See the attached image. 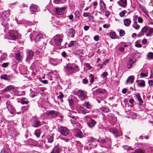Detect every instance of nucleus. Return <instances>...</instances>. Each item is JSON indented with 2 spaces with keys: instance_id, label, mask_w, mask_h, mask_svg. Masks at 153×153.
<instances>
[{
  "instance_id": "obj_1",
  "label": "nucleus",
  "mask_w": 153,
  "mask_h": 153,
  "mask_svg": "<svg viewBox=\"0 0 153 153\" xmlns=\"http://www.w3.org/2000/svg\"><path fill=\"white\" fill-rule=\"evenodd\" d=\"M64 68L67 71V72L68 74L75 73L79 71L78 66L74 65H67L64 67Z\"/></svg>"
},
{
  "instance_id": "obj_2",
  "label": "nucleus",
  "mask_w": 153,
  "mask_h": 153,
  "mask_svg": "<svg viewBox=\"0 0 153 153\" xmlns=\"http://www.w3.org/2000/svg\"><path fill=\"white\" fill-rule=\"evenodd\" d=\"M58 129L59 133L63 136H66L68 135V137L71 136L69 130L67 128L60 126L59 127Z\"/></svg>"
},
{
  "instance_id": "obj_3",
  "label": "nucleus",
  "mask_w": 153,
  "mask_h": 153,
  "mask_svg": "<svg viewBox=\"0 0 153 153\" xmlns=\"http://www.w3.org/2000/svg\"><path fill=\"white\" fill-rule=\"evenodd\" d=\"M76 95L78 97L80 100H84L88 98L86 94V92L82 90H79L76 93Z\"/></svg>"
},
{
  "instance_id": "obj_4",
  "label": "nucleus",
  "mask_w": 153,
  "mask_h": 153,
  "mask_svg": "<svg viewBox=\"0 0 153 153\" xmlns=\"http://www.w3.org/2000/svg\"><path fill=\"white\" fill-rule=\"evenodd\" d=\"M59 114V112L55 110H48L46 112L47 116L51 119L55 118L58 116Z\"/></svg>"
},
{
  "instance_id": "obj_5",
  "label": "nucleus",
  "mask_w": 153,
  "mask_h": 153,
  "mask_svg": "<svg viewBox=\"0 0 153 153\" xmlns=\"http://www.w3.org/2000/svg\"><path fill=\"white\" fill-rule=\"evenodd\" d=\"M31 123L32 126L35 128H37L42 125V123L36 117H33L31 119Z\"/></svg>"
},
{
  "instance_id": "obj_6",
  "label": "nucleus",
  "mask_w": 153,
  "mask_h": 153,
  "mask_svg": "<svg viewBox=\"0 0 153 153\" xmlns=\"http://www.w3.org/2000/svg\"><path fill=\"white\" fill-rule=\"evenodd\" d=\"M109 131L113 134L115 138H117L122 135V133L114 127L110 128L109 129Z\"/></svg>"
},
{
  "instance_id": "obj_7",
  "label": "nucleus",
  "mask_w": 153,
  "mask_h": 153,
  "mask_svg": "<svg viewBox=\"0 0 153 153\" xmlns=\"http://www.w3.org/2000/svg\"><path fill=\"white\" fill-rule=\"evenodd\" d=\"M35 41L36 42H39L40 41L43 43L45 44V41L46 39L43 38V36L41 33H39L37 34L34 39Z\"/></svg>"
},
{
  "instance_id": "obj_8",
  "label": "nucleus",
  "mask_w": 153,
  "mask_h": 153,
  "mask_svg": "<svg viewBox=\"0 0 153 153\" xmlns=\"http://www.w3.org/2000/svg\"><path fill=\"white\" fill-rule=\"evenodd\" d=\"M66 8L65 7H56L54 9V12L57 15H63L65 13Z\"/></svg>"
},
{
  "instance_id": "obj_9",
  "label": "nucleus",
  "mask_w": 153,
  "mask_h": 153,
  "mask_svg": "<svg viewBox=\"0 0 153 153\" xmlns=\"http://www.w3.org/2000/svg\"><path fill=\"white\" fill-rule=\"evenodd\" d=\"M105 89L99 88L94 91L93 94L95 95L104 94L105 93Z\"/></svg>"
},
{
  "instance_id": "obj_10",
  "label": "nucleus",
  "mask_w": 153,
  "mask_h": 153,
  "mask_svg": "<svg viewBox=\"0 0 153 153\" xmlns=\"http://www.w3.org/2000/svg\"><path fill=\"white\" fill-rule=\"evenodd\" d=\"M135 61H134L132 59L130 58L127 61L126 63L128 69H130L134 67L135 65Z\"/></svg>"
},
{
  "instance_id": "obj_11",
  "label": "nucleus",
  "mask_w": 153,
  "mask_h": 153,
  "mask_svg": "<svg viewBox=\"0 0 153 153\" xmlns=\"http://www.w3.org/2000/svg\"><path fill=\"white\" fill-rule=\"evenodd\" d=\"M6 107L10 113L12 114H13L15 112L14 108L11 105L10 102L9 101H7L6 103Z\"/></svg>"
},
{
  "instance_id": "obj_12",
  "label": "nucleus",
  "mask_w": 153,
  "mask_h": 153,
  "mask_svg": "<svg viewBox=\"0 0 153 153\" xmlns=\"http://www.w3.org/2000/svg\"><path fill=\"white\" fill-rule=\"evenodd\" d=\"M30 10L33 14L36 12H38L39 10V8L38 7L37 5L33 4H32L30 7Z\"/></svg>"
},
{
  "instance_id": "obj_13",
  "label": "nucleus",
  "mask_w": 153,
  "mask_h": 153,
  "mask_svg": "<svg viewBox=\"0 0 153 153\" xmlns=\"http://www.w3.org/2000/svg\"><path fill=\"white\" fill-rule=\"evenodd\" d=\"M149 27L145 26L143 27L141 31L137 35V36L140 37L144 35V33L146 32L148 30Z\"/></svg>"
},
{
  "instance_id": "obj_14",
  "label": "nucleus",
  "mask_w": 153,
  "mask_h": 153,
  "mask_svg": "<svg viewBox=\"0 0 153 153\" xmlns=\"http://www.w3.org/2000/svg\"><path fill=\"white\" fill-rule=\"evenodd\" d=\"M55 44L56 45L59 46L61 44V42L62 41V39L60 36L56 35L54 37Z\"/></svg>"
},
{
  "instance_id": "obj_15",
  "label": "nucleus",
  "mask_w": 153,
  "mask_h": 153,
  "mask_svg": "<svg viewBox=\"0 0 153 153\" xmlns=\"http://www.w3.org/2000/svg\"><path fill=\"white\" fill-rule=\"evenodd\" d=\"M66 33L68 36L71 35V37L73 38L74 37L75 30L73 28H70L68 30Z\"/></svg>"
},
{
  "instance_id": "obj_16",
  "label": "nucleus",
  "mask_w": 153,
  "mask_h": 153,
  "mask_svg": "<svg viewBox=\"0 0 153 153\" xmlns=\"http://www.w3.org/2000/svg\"><path fill=\"white\" fill-rule=\"evenodd\" d=\"M74 135L78 137L82 138L83 137L82 133L79 129H76L74 131Z\"/></svg>"
},
{
  "instance_id": "obj_17",
  "label": "nucleus",
  "mask_w": 153,
  "mask_h": 153,
  "mask_svg": "<svg viewBox=\"0 0 153 153\" xmlns=\"http://www.w3.org/2000/svg\"><path fill=\"white\" fill-rule=\"evenodd\" d=\"M61 152V149L59 144L55 146L52 150L51 153H59Z\"/></svg>"
},
{
  "instance_id": "obj_18",
  "label": "nucleus",
  "mask_w": 153,
  "mask_h": 153,
  "mask_svg": "<svg viewBox=\"0 0 153 153\" xmlns=\"http://www.w3.org/2000/svg\"><path fill=\"white\" fill-rule=\"evenodd\" d=\"M10 36L13 40H15L18 38V33L15 31H11L10 33Z\"/></svg>"
},
{
  "instance_id": "obj_19",
  "label": "nucleus",
  "mask_w": 153,
  "mask_h": 153,
  "mask_svg": "<svg viewBox=\"0 0 153 153\" xmlns=\"http://www.w3.org/2000/svg\"><path fill=\"white\" fill-rule=\"evenodd\" d=\"M27 56L29 59H32L34 55V52L31 50H27Z\"/></svg>"
},
{
  "instance_id": "obj_20",
  "label": "nucleus",
  "mask_w": 153,
  "mask_h": 153,
  "mask_svg": "<svg viewBox=\"0 0 153 153\" xmlns=\"http://www.w3.org/2000/svg\"><path fill=\"white\" fill-rule=\"evenodd\" d=\"M96 123V122L94 120L91 119L87 123V125L89 127L92 128L94 126Z\"/></svg>"
},
{
  "instance_id": "obj_21",
  "label": "nucleus",
  "mask_w": 153,
  "mask_h": 153,
  "mask_svg": "<svg viewBox=\"0 0 153 153\" xmlns=\"http://www.w3.org/2000/svg\"><path fill=\"white\" fill-rule=\"evenodd\" d=\"M82 106L85 107L88 110L91 111V105L88 102H85L82 104Z\"/></svg>"
},
{
  "instance_id": "obj_22",
  "label": "nucleus",
  "mask_w": 153,
  "mask_h": 153,
  "mask_svg": "<svg viewBox=\"0 0 153 153\" xmlns=\"http://www.w3.org/2000/svg\"><path fill=\"white\" fill-rule=\"evenodd\" d=\"M118 4L123 7H125L127 5L126 0H120L117 2Z\"/></svg>"
},
{
  "instance_id": "obj_23",
  "label": "nucleus",
  "mask_w": 153,
  "mask_h": 153,
  "mask_svg": "<svg viewBox=\"0 0 153 153\" xmlns=\"http://www.w3.org/2000/svg\"><path fill=\"white\" fill-rule=\"evenodd\" d=\"M134 79V77L133 76H129L127 79L126 83V84L129 83H132L133 82Z\"/></svg>"
},
{
  "instance_id": "obj_24",
  "label": "nucleus",
  "mask_w": 153,
  "mask_h": 153,
  "mask_svg": "<svg viewBox=\"0 0 153 153\" xmlns=\"http://www.w3.org/2000/svg\"><path fill=\"white\" fill-rule=\"evenodd\" d=\"M78 46V43L76 41H71L68 45V47H71L72 46H74L75 47H77Z\"/></svg>"
},
{
  "instance_id": "obj_25",
  "label": "nucleus",
  "mask_w": 153,
  "mask_h": 153,
  "mask_svg": "<svg viewBox=\"0 0 153 153\" xmlns=\"http://www.w3.org/2000/svg\"><path fill=\"white\" fill-rule=\"evenodd\" d=\"M124 25L127 27L129 26L131 23V20L129 19L126 18L124 19Z\"/></svg>"
},
{
  "instance_id": "obj_26",
  "label": "nucleus",
  "mask_w": 153,
  "mask_h": 153,
  "mask_svg": "<svg viewBox=\"0 0 153 153\" xmlns=\"http://www.w3.org/2000/svg\"><path fill=\"white\" fill-rule=\"evenodd\" d=\"M24 48L22 47H20V61L22 60V58H23L24 56L23 51Z\"/></svg>"
},
{
  "instance_id": "obj_27",
  "label": "nucleus",
  "mask_w": 153,
  "mask_h": 153,
  "mask_svg": "<svg viewBox=\"0 0 153 153\" xmlns=\"http://www.w3.org/2000/svg\"><path fill=\"white\" fill-rule=\"evenodd\" d=\"M74 99V97H72L71 98H69L68 100L70 105L73 106L74 105L75 103Z\"/></svg>"
},
{
  "instance_id": "obj_28",
  "label": "nucleus",
  "mask_w": 153,
  "mask_h": 153,
  "mask_svg": "<svg viewBox=\"0 0 153 153\" xmlns=\"http://www.w3.org/2000/svg\"><path fill=\"white\" fill-rule=\"evenodd\" d=\"M27 5L25 4L24 3H23L21 4L20 10H21V13H24L25 12V10L27 9Z\"/></svg>"
},
{
  "instance_id": "obj_29",
  "label": "nucleus",
  "mask_w": 153,
  "mask_h": 153,
  "mask_svg": "<svg viewBox=\"0 0 153 153\" xmlns=\"http://www.w3.org/2000/svg\"><path fill=\"white\" fill-rule=\"evenodd\" d=\"M148 72L146 70H143L140 74V76L141 77H143L147 76L148 75Z\"/></svg>"
},
{
  "instance_id": "obj_30",
  "label": "nucleus",
  "mask_w": 153,
  "mask_h": 153,
  "mask_svg": "<svg viewBox=\"0 0 153 153\" xmlns=\"http://www.w3.org/2000/svg\"><path fill=\"white\" fill-rule=\"evenodd\" d=\"M145 151L144 149L140 148L136 149L134 151L132 152V153H144Z\"/></svg>"
},
{
  "instance_id": "obj_31",
  "label": "nucleus",
  "mask_w": 153,
  "mask_h": 153,
  "mask_svg": "<svg viewBox=\"0 0 153 153\" xmlns=\"http://www.w3.org/2000/svg\"><path fill=\"white\" fill-rule=\"evenodd\" d=\"M1 78L6 80L9 81L10 79V76L7 74H4L1 76Z\"/></svg>"
},
{
  "instance_id": "obj_32",
  "label": "nucleus",
  "mask_w": 153,
  "mask_h": 153,
  "mask_svg": "<svg viewBox=\"0 0 153 153\" xmlns=\"http://www.w3.org/2000/svg\"><path fill=\"white\" fill-rule=\"evenodd\" d=\"M148 30V31L146 33V35L147 36H149L151 35L153 33V28L149 27Z\"/></svg>"
},
{
  "instance_id": "obj_33",
  "label": "nucleus",
  "mask_w": 153,
  "mask_h": 153,
  "mask_svg": "<svg viewBox=\"0 0 153 153\" xmlns=\"http://www.w3.org/2000/svg\"><path fill=\"white\" fill-rule=\"evenodd\" d=\"M80 111L82 113L84 114H85L90 112V110L85 109L83 107H81L80 108Z\"/></svg>"
},
{
  "instance_id": "obj_34",
  "label": "nucleus",
  "mask_w": 153,
  "mask_h": 153,
  "mask_svg": "<svg viewBox=\"0 0 153 153\" xmlns=\"http://www.w3.org/2000/svg\"><path fill=\"white\" fill-rule=\"evenodd\" d=\"M48 140V142L49 143H51L54 140V137L52 135H48L47 137Z\"/></svg>"
},
{
  "instance_id": "obj_35",
  "label": "nucleus",
  "mask_w": 153,
  "mask_h": 153,
  "mask_svg": "<svg viewBox=\"0 0 153 153\" xmlns=\"http://www.w3.org/2000/svg\"><path fill=\"white\" fill-rule=\"evenodd\" d=\"M127 46L128 45H121L120 47L118 50L122 53H124V49L126 47H127Z\"/></svg>"
},
{
  "instance_id": "obj_36",
  "label": "nucleus",
  "mask_w": 153,
  "mask_h": 153,
  "mask_svg": "<svg viewBox=\"0 0 153 153\" xmlns=\"http://www.w3.org/2000/svg\"><path fill=\"white\" fill-rule=\"evenodd\" d=\"M88 140L89 142H98V140L92 137H89Z\"/></svg>"
},
{
  "instance_id": "obj_37",
  "label": "nucleus",
  "mask_w": 153,
  "mask_h": 153,
  "mask_svg": "<svg viewBox=\"0 0 153 153\" xmlns=\"http://www.w3.org/2000/svg\"><path fill=\"white\" fill-rule=\"evenodd\" d=\"M136 97L138 100L140 102V104H141L143 103V100L140 97V95L139 94H138L136 95Z\"/></svg>"
},
{
  "instance_id": "obj_38",
  "label": "nucleus",
  "mask_w": 153,
  "mask_h": 153,
  "mask_svg": "<svg viewBox=\"0 0 153 153\" xmlns=\"http://www.w3.org/2000/svg\"><path fill=\"white\" fill-rule=\"evenodd\" d=\"M14 88V86L12 85H10L7 87L4 90V91H9L11 90H12Z\"/></svg>"
},
{
  "instance_id": "obj_39",
  "label": "nucleus",
  "mask_w": 153,
  "mask_h": 153,
  "mask_svg": "<svg viewBox=\"0 0 153 153\" xmlns=\"http://www.w3.org/2000/svg\"><path fill=\"white\" fill-rule=\"evenodd\" d=\"M100 109L101 111H103L105 113H107L108 112H109L111 111L110 109L108 108L102 107L100 108Z\"/></svg>"
},
{
  "instance_id": "obj_40",
  "label": "nucleus",
  "mask_w": 153,
  "mask_h": 153,
  "mask_svg": "<svg viewBox=\"0 0 153 153\" xmlns=\"http://www.w3.org/2000/svg\"><path fill=\"white\" fill-rule=\"evenodd\" d=\"M21 103L22 104H27L28 103V101L27 99L25 98H22L21 101Z\"/></svg>"
},
{
  "instance_id": "obj_41",
  "label": "nucleus",
  "mask_w": 153,
  "mask_h": 153,
  "mask_svg": "<svg viewBox=\"0 0 153 153\" xmlns=\"http://www.w3.org/2000/svg\"><path fill=\"white\" fill-rule=\"evenodd\" d=\"M9 150L7 147H4L2 149L0 153H9Z\"/></svg>"
},
{
  "instance_id": "obj_42",
  "label": "nucleus",
  "mask_w": 153,
  "mask_h": 153,
  "mask_svg": "<svg viewBox=\"0 0 153 153\" xmlns=\"http://www.w3.org/2000/svg\"><path fill=\"white\" fill-rule=\"evenodd\" d=\"M74 112L72 111H70L68 113V115L69 117L75 119V116L73 115Z\"/></svg>"
},
{
  "instance_id": "obj_43",
  "label": "nucleus",
  "mask_w": 153,
  "mask_h": 153,
  "mask_svg": "<svg viewBox=\"0 0 153 153\" xmlns=\"http://www.w3.org/2000/svg\"><path fill=\"white\" fill-rule=\"evenodd\" d=\"M98 142L100 143V144H102L105 146H106V145L105 140L101 138L100 139L98 140Z\"/></svg>"
},
{
  "instance_id": "obj_44",
  "label": "nucleus",
  "mask_w": 153,
  "mask_h": 153,
  "mask_svg": "<svg viewBox=\"0 0 153 153\" xmlns=\"http://www.w3.org/2000/svg\"><path fill=\"white\" fill-rule=\"evenodd\" d=\"M35 134L37 137H39L40 136V131L39 129H36L35 132Z\"/></svg>"
},
{
  "instance_id": "obj_45",
  "label": "nucleus",
  "mask_w": 153,
  "mask_h": 153,
  "mask_svg": "<svg viewBox=\"0 0 153 153\" xmlns=\"http://www.w3.org/2000/svg\"><path fill=\"white\" fill-rule=\"evenodd\" d=\"M89 79H90V82L91 83H92L93 82L94 80L93 75L91 74H90V75L89 76Z\"/></svg>"
},
{
  "instance_id": "obj_46",
  "label": "nucleus",
  "mask_w": 153,
  "mask_h": 153,
  "mask_svg": "<svg viewBox=\"0 0 153 153\" xmlns=\"http://www.w3.org/2000/svg\"><path fill=\"white\" fill-rule=\"evenodd\" d=\"M138 85L140 87H144L145 85V82L143 80H141V82L139 83Z\"/></svg>"
},
{
  "instance_id": "obj_47",
  "label": "nucleus",
  "mask_w": 153,
  "mask_h": 153,
  "mask_svg": "<svg viewBox=\"0 0 153 153\" xmlns=\"http://www.w3.org/2000/svg\"><path fill=\"white\" fill-rule=\"evenodd\" d=\"M132 26L134 29L137 30L139 29L140 27V26L137 23L134 24Z\"/></svg>"
},
{
  "instance_id": "obj_48",
  "label": "nucleus",
  "mask_w": 153,
  "mask_h": 153,
  "mask_svg": "<svg viewBox=\"0 0 153 153\" xmlns=\"http://www.w3.org/2000/svg\"><path fill=\"white\" fill-rule=\"evenodd\" d=\"M148 57L151 59H153V53L149 52L147 54Z\"/></svg>"
},
{
  "instance_id": "obj_49",
  "label": "nucleus",
  "mask_w": 153,
  "mask_h": 153,
  "mask_svg": "<svg viewBox=\"0 0 153 153\" xmlns=\"http://www.w3.org/2000/svg\"><path fill=\"white\" fill-rule=\"evenodd\" d=\"M110 35L112 39H114L115 38L116 33L114 32H111L110 33Z\"/></svg>"
},
{
  "instance_id": "obj_50",
  "label": "nucleus",
  "mask_w": 153,
  "mask_h": 153,
  "mask_svg": "<svg viewBox=\"0 0 153 153\" xmlns=\"http://www.w3.org/2000/svg\"><path fill=\"white\" fill-rule=\"evenodd\" d=\"M126 12L127 11L126 10H123L120 13L119 15L121 17H123L125 16V14L126 13Z\"/></svg>"
},
{
  "instance_id": "obj_51",
  "label": "nucleus",
  "mask_w": 153,
  "mask_h": 153,
  "mask_svg": "<svg viewBox=\"0 0 153 153\" xmlns=\"http://www.w3.org/2000/svg\"><path fill=\"white\" fill-rule=\"evenodd\" d=\"M16 56V59L19 62V53L18 51H17V52L15 53Z\"/></svg>"
},
{
  "instance_id": "obj_52",
  "label": "nucleus",
  "mask_w": 153,
  "mask_h": 153,
  "mask_svg": "<svg viewBox=\"0 0 153 153\" xmlns=\"http://www.w3.org/2000/svg\"><path fill=\"white\" fill-rule=\"evenodd\" d=\"M68 138H68L65 137H62L61 138V139L65 141L66 142H68L70 140V139L71 140L72 137H69Z\"/></svg>"
},
{
  "instance_id": "obj_53",
  "label": "nucleus",
  "mask_w": 153,
  "mask_h": 153,
  "mask_svg": "<svg viewBox=\"0 0 153 153\" xmlns=\"http://www.w3.org/2000/svg\"><path fill=\"white\" fill-rule=\"evenodd\" d=\"M1 25L4 27H6L8 26V24L6 21L4 20L2 23Z\"/></svg>"
},
{
  "instance_id": "obj_54",
  "label": "nucleus",
  "mask_w": 153,
  "mask_h": 153,
  "mask_svg": "<svg viewBox=\"0 0 153 153\" xmlns=\"http://www.w3.org/2000/svg\"><path fill=\"white\" fill-rule=\"evenodd\" d=\"M133 21L134 24L137 23V15H135L133 16Z\"/></svg>"
},
{
  "instance_id": "obj_55",
  "label": "nucleus",
  "mask_w": 153,
  "mask_h": 153,
  "mask_svg": "<svg viewBox=\"0 0 153 153\" xmlns=\"http://www.w3.org/2000/svg\"><path fill=\"white\" fill-rule=\"evenodd\" d=\"M125 32L124 30H121L119 31L120 35L121 36H122L124 35Z\"/></svg>"
},
{
  "instance_id": "obj_56",
  "label": "nucleus",
  "mask_w": 153,
  "mask_h": 153,
  "mask_svg": "<svg viewBox=\"0 0 153 153\" xmlns=\"http://www.w3.org/2000/svg\"><path fill=\"white\" fill-rule=\"evenodd\" d=\"M89 70H91L92 68V67L91 66L90 64L88 63H86L85 65Z\"/></svg>"
},
{
  "instance_id": "obj_57",
  "label": "nucleus",
  "mask_w": 153,
  "mask_h": 153,
  "mask_svg": "<svg viewBox=\"0 0 153 153\" xmlns=\"http://www.w3.org/2000/svg\"><path fill=\"white\" fill-rule=\"evenodd\" d=\"M105 140L106 144H107V143L109 144H110L111 143V139L110 138L106 137Z\"/></svg>"
},
{
  "instance_id": "obj_58",
  "label": "nucleus",
  "mask_w": 153,
  "mask_h": 153,
  "mask_svg": "<svg viewBox=\"0 0 153 153\" xmlns=\"http://www.w3.org/2000/svg\"><path fill=\"white\" fill-rule=\"evenodd\" d=\"M82 82L84 84H87L88 82V79H84L82 80Z\"/></svg>"
},
{
  "instance_id": "obj_59",
  "label": "nucleus",
  "mask_w": 153,
  "mask_h": 153,
  "mask_svg": "<svg viewBox=\"0 0 153 153\" xmlns=\"http://www.w3.org/2000/svg\"><path fill=\"white\" fill-rule=\"evenodd\" d=\"M59 95L58 96V98L60 99L63 98L64 97V95L62 92H59Z\"/></svg>"
},
{
  "instance_id": "obj_60",
  "label": "nucleus",
  "mask_w": 153,
  "mask_h": 153,
  "mask_svg": "<svg viewBox=\"0 0 153 153\" xmlns=\"http://www.w3.org/2000/svg\"><path fill=\"white\" fill-rule=\"evenodd\" d=\"M9 64V63L8 62L4 63L2 64V66L3 67H6Z\"/></svg>"
},
{
  "instance_id": "obj_61",
  "label": "nucleus",
  "mask_w": 153,
  "mask_h": 153,
  "mask_svg": "<svg viewBox=\"0 0 153 153\" xmlns=\"http://www.w3.org/2000/svg\"><path fill=\"white\" fill-rule=\"evenodd\" d=\"M138 22L139 23H142L143 22V20L141 17H139L138 18Z\"/></svg>"
},
{
  "instance_id": "obj_62",
  "label": "nucleus",
  "mask_w": 153,
  "mask_h": 153,
  "mask_svg": "<svg viewBox=\"0 0 153 153\" xmlns=\"http://www.w3.org/2000/svg\"><path fill=\"white\" fill-rule=\"evenodd\" d=\"M61 55L64 58H66L67 56L66 53L65 51H63L62 52Z\"/></svg>"
},
{
  "instance_id": "obj_63",
  "label": "nucleus",
  "mask_w": 153,
  "mask_h": 153,
  "mask_svg": "<svg viewBox=\"0 0 153 153\" xmlns=\"http://www.w3.org/2000/svg\"><path fill=\"white\" fill-rule=\"evenodd\" d=\"M135 46L136 47L138 48H140L142 46L140 44H139L138 42H136L135 43Z\"/></svg>"
},
{
  "instance_id": "obj_64",
  "label": "nucleus",
  "mask_w": 153,
  "mask_h": 153,
  "mask_svg": "<svg viewBox=\"0 0 153 153\" xmlns=\"http://www.w3.org/2000/svg\"><path fill=\"white\" fill-rule=\"evenodd\" d=\"M94 40L97 41L99 40V36L98 35H96L94 37Z\"/></svg>"
}]
</instances>
